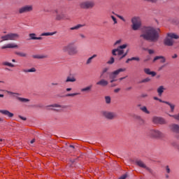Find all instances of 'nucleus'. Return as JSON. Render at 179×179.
<instances>
[{"instance_id":"nucleus-40","label":"nucleus","mask_w":179,"mask_h":179,"mask_svg":"<svg viewBox=\"0 0 179 179\" xmlns=\"http://www.w3.org/2000/svg\"><path fill=\"white\" fill-rule=\"evenodd\" d=\"M163 56H156L155 57H154L152 62H156L157 60L159 59H162Z\"/></svg>"},{"instance_id":"nucleus-31","label":"nucleus","mask_w":179,"mask_h":179,"mask_svg":"<svg viewBox=\"0 0 179 179\" xmlns=\"http://www.w3.org/2000/svg\"><path fill=\"white\" fill-rule=\"evenodd\" d=\"M36 68H31L29 69H23L22 72H24V73H33V72H36Z\"/></svg>"},{"instance_id":"nucleus-56","label":"nucleus","mask_w":179,"mask_h":179,"mask_svg":"<svg viewBox=\"0 0 179 179\" xmlns=\"http://www.w3.org/2000/svg\"><path fill=\"white\" fill-rule=\"evenodd\" d=\"M120 90H121V88H117L114 90L115 93H118V92H120Z\"/></svg>"},{"instance_id":"nucleus-48","label":"nucleus","mask_w":179,"mask_h":179,"mask_svg":"<svg viewBox=\"0 0 179 179\" xmlns=\"http://www.w3.org/2000/svg\"><path fill=\"white\" fill-rule=\"evenodd\" d=\"M131 61H137L139 62L141 61V59L139 57H131Z\"/></svg>"},{"instance_id":"nucleus-10","label":"nucleus","mask_w":179,"mask_h":179,"mask_svg":"<svg viewBox=\"0 0 179 179\" xmlns=\"http://www.w3.org/2000/svg\"><path fill=\"white\" fill-rule=\"evenodd\" d=\"M6 92L8 93V94L13 96V97H15V99H17V100H18L19 101H21V103H27L30 101L29 99L19 97L18 96H20L19 93L12 92L10 91H6Z\"/></svg>"},{"instance_id":"nucleus-60","label":"nucleus","mask_w":179,"mask_h":179,"mask_svg":"<svg viewBox=\"0 0 179 179\" xmlns=\"http://www.w3.org/2000/svg\"><path fill=\"white\" fill-rule=\"evenodd\" d=\"M36 40H43V37H36Z\"/></svg>"},{"instance_id":"nucleus-32","label":"nucleus","mask_w":179,"mask_h":179,"mask_svg":"<svg viewBox=\"0 0 179 179\" xmlns=\"http://www.w3.org/2000/svg\"><path fill=\"white\" fill-rule=\"evenodd\" d=\"M68 82H76V78L74 77H67L66 80V83H68Z\"/></svg>"},{"instance_id":"nucleus-15","label":"nucleus","mask_w":179,"mask_h":179,"mask_svg":"<svg viewBox=\"0 0 179 179\" xmlns=\"http://www.w3.org/2000/svg\"><path fill=\"white\" fill-rule=\"evenodd\" d=\"M158 101H159V103H164V104H167L168 106H169L171 113H174V108H176V105L169 101H163L160 99H158Z\"/></svg>"},{"instance_id":"nucleus-61","label":"nucleus","mask_w":179,"mask_h":179,"mask_svg":"<svg viewBox=\"0 0 179 179\" xmlns=\"http://www.w3.org/2000/svg\"><path fill=\"white\" fill-rule=\"evenodd\" d=\"M66 90L67 92H71V90H72V88H66Z\"/></svg>"},{"instance_id":"nucleus-37","label":"nucleus","mask_w":179,"mask_h":179,"mask_svg":"<svg viewBox=\"0 0 179 179\" xmlns=\"http://www.w3.org/2000/svg\"><path fill=\"white\" fill-rule=\"evenodd\" d=\"M108 71V68H104L101 73L100 78H103V75H104V73H106Z\"/></svg>"},{"instance_id":"nucleus-44","label":"nucleus","mask_w":179,"mask_h":179,"mask_svg":"<svg viewBox=\"0 0 179 179\" xmlns=\"http://www.w3.org/2000/svg\"><path fill=\"white\" fill-rule=\"evenodd\" d=\"M115 15L117 16V17L120 19V20H122V22H125V18H124V17H122V16H121L120 15H117V14H115Z\"/></svg>"},{"instance_id":"nucleus-30","label":"nucleus","mask_w":179,"mask_h":179,"mask_svg":"<svg viewBox=\"0 0 179 179\" xmlns=\"http://www.w3.org/2000/svg\"><path fill=\"white\" fill-rule=\"evenodd\" d=\"M84 26H85L84 24H78L75 27H71L70 30H79V29H80L81 27H83Z\"/></svg>"},{"instance_id":"nucleus-12","label":"nucleus","mask_w":179,"mask_h":179,"mask_svg":"<svg viewBox=\"0 0 179 179\" xmlns=\"http://www.w3.org/2000/svg\"><path fill=\"white\" fill-rule=\"evenodd\" d=\"M126 69H119L113 72L109 73V79H117V76L121 73V72H125Z\"/></svg>"},{"instance_id":"nucleus-52","label":"nucleus","mask_w":179,"mask_h":179,"mask_svg":"<svg viewBox=\"0 0 179 179\" xmlns=\"http://www.w3.org/2000/svg\"><path fill=\"white\" fill-rule=\"evenodd\" d=\"M19 118H20V120H22V121H26L27 119L23 116H19Z\"/></svg>"},{"instance_id":"nucleus-14","label":"nucleus","mask_w":179,"mask_h":179,"mask_svg":"<svg viewBox=\"0 0 179 179\" xmlns=\"http://www.w3.org/2000/svg\"><path fill=\"white\" fill-rule=\"evenodd\" d=\"M136 164L138 166V167H141L142 169H145L148 171H150V173H152V169L148 167L145 162H143L142 160H136Z\"/></svg>"},{"instance_id":"nucleus-45","label":"nucleus","mask_w":179,"mask_h":179,"mask_svg":"<svg viewBox=\"0 0 179 179\" xmlns=\"http://www.w3.org/2000/svg\"><path fill=\"white\" fill-rule=\"evenodd\" d=\"M115 15L117 16V17L120 19V20H122V22H125V18H124V17H122V16H121L120 15H117V14H115Z\"/></svg>"},{"instance_id":"nucleus-16","label":"nucleus","mask_w":179,"mask_h":179,"mask_svg":"<svg viewBox=\"0 0 179 179\" xmlns=\"http://www.w3.org/2000/svg\"><path fill=\"white\" fill-rule=\"evenodd\" d=\"M124 54V50L122 49H120V48L113 49L112 50V55L114 56H117V55H122Z\"/></svg>"},{"instance_id":"nucleus-47","label":"nucleus","mask_w":179,"mask_h":179,"mask_svg":"<svg viewBox=\"0 0 179 179\" xmlns=\"http://www.w3.org/2000/svg\"><path fill=\"white\" fill-rule=\"evenodd\" d=\"M160 59L161 64H164V62H166V57H164V56H162V58H161Z\"/></svg>"},{"instance_id":"nucleus-7","label":"nucleus","mask_w":179,"mask_h":179,"mask_svg":"<svg viewBox=\"0 0 179 179\" xmlns=\"http://www.w3.org/2000/svg\"><path fill=\"white\" fill-rule=\"evenodd\" d=\"M94 1H86L80 3V9H93L94 8Z\"/></svg>"},{"instance_id":"nucleus-24","label":"nucleus","mask_w":179,"mask_h":179,"mask_svg":"<svg viewBox=\"0 0 179 179\" xmlns=\"http://www.w3.org/2000/svg\"><path fill=\"white\" fill-rule=\"evenodd\" d=\"M144 72L146 75H151V76L154 77L156 76V72L150 71V69L145 68L144 69Z\"/></svg>"},{"instance_id":"nucleus-2","label":"nucleus","mask_w":179,"mask_h":179,"mask_svg":"<svg viewBox=\"0 0 179 179\" xmlns=\"http://www.w3.org/2000/svg\"><path fill=\"white\" fill-rule=\"evenodd\" d=\"M62 51L69 55V57H75V55H78V54H79L78 47L75 45V43H69L64 45L62 48Z\"/></svg>"},{"instance_id":"nucleus-33","label":"nucleus","mask_w":179,"mask_h":179,"mask_svg":"<svg viewBox=\"0 0 179 179\" xmlns=\"http://www.w3.org/2000/svg\"><path fill=\"white\" fill-rule=\"evenodd\" d=\"M16 55H18L19 57H27V54L22 52H15Z\"/></svg>"},{"instance_id":"nucleus-4","label":"nucleus","mask_w":179,"mask_h":179,"mask_svg":"<svg viewBox=\"0 0 179 179\" xmlns=\"http://www.w3.org/2000/svg\"><path fill=\"white\" fill-rule=\"evenodd\" d=\"M177 40V38H178V36L177 34H168L167 36L166 37V38L164 41V44L165 45H167L168 47H171L173 44H174V39Z\"/></svg>"},{"instance_id":"nucleus-13","label":"nucleus","mask_w":179,"mask_h":179,"mask_svg":"<svg viewBox=\"0 0 179 179\" xmlns=\"http://www.w3.org/2000/svg\"><path fill=\"white\" fill-rule=\"evenodd\" d=\"M153 124H159L160 125H165L167 124V121L164 118L161 117L155 116L152 117Z\"/></svg>"},{"instance_id":"nucleus-18","label":"nucleus","mask_w":179,"mask_h":179,"mask_svg":"<svg viewBox=\"0 0 179 179\" xmlns=\"http://www.w3.org/2000/svg\"><path fill=\"white\" fill-rule=\"evenodd\" d=\"M97 86H101L102 87H106L108 86V81L106 79H101L96 83Z\"/></svg>"},{"instance_id":"nucleus-28","label":"nucleus","mask_w":179,"mask_h":179,"mask_svg":"<svg viewBox=\"0 0 179 179\" xmlns=\"http://www.w3.org/2000/svg\"><path fill=\"white\" fill-rule=\"evenodd\" d=\"M96 57H97V55H93L91 57L88 58L86 62V65L92 64V61H93V59L96 58Z\"/></svg>"},{"instance_id":"nucleus-51","label":"nucleus","mask_w":179,"mask_h":179,"mask_svg":"<svg viewBox=\"0 0 179 179\" xmlns=\"http://www.w3.org/2000/svg\"><path fill=\"white\" fill-rule=\"evenodd\" d=\"M110 83H114V82H117L116 78H110Z\"/></svg>"},{"instance_id":"nucleus-49","label":"nucleus","mask_w":179,"mask_h":179,"mask_svg":"<svg viewBox=\"0 0 179 179\" xmlns=\"http://www.w3.org/2000/svg\"><path fill=\"white\" fill-rule=\"evenodd\" d=\"M126 55H127V53H123L122 55V56L119 58V59L121 60V59L125 58Z\"/></svg>"},{"instance_id":"nucleus-41","label":"nucleus","mask_w":179,"mask_h":179,"mask_svg":"<svg viewBox=\"0 0 179 179\" xmlns=\"http://www.w3.org/2000/svg\"><path fill=\"white\" fill-rule=\"evenodd\" d=\"M115 59L114 57H110V60L108 61L107 64H108L109 65H113V63L114 62Z\"/></svg>"},{"instance_id":"nucleus-11","label":"nucleus","mask_w":179,"mask_h":179,"mask_svg":"<svg viewBox=\"0 0 179 179\" xmlns=\"http://www.w3.org/2000/svg\"><path fill=\"white\" fill-rule=\"evenodd\" d=\"M19 34H8L7 35L1 36L2 41H8L9 40L13 41L16 40V38H18Z\"/></svg>"},{"instance_id":"nucleus-54","label":"nucleus","mask_w":179,"mask_h":179,"mask_svg":"<svg viewBox=\"0 0 179 179\" xmlns=\"http://www.w3.org/2000/svg\"><path fill=\"white\" fill-rule=\"evenodd\" d=\"M166 173H168V174L170 173V168L169 167V166H167L166 167Z\"/></svg>"},{"instance_id":"nucleus-20","label":"nucleus","mask_w":179,"mask_h":179,"mask_svg":"<svg viewBox=\"0 0 179 179\" xmlns=\"http://www.w3.org/2000/svg\"><path fill=\"white\" fill-rule=\"evenodd\" d=\"M93 88V85H88L84 88H82L80 90V92L82 93H90V92H92V89Z\"/></svg>"},{"instance_id":"nucleus-53","label":"nucleus","mask_w":179,"mask_h":179,"mask_svg":"<svg viewBox=\"0 0 179 179\" xmlns=\"http://www.w3.org/2000/svg\"><path fill=\"white\" fill-rule=\"evenodd\" d=\"M59 85V83H51V86H58Z\"/></svg>"},{"instance_id":"nucleus-29","label":"nucleus","mask_w":179,"mask_h":179,"mask_svg":"<svg viewBox=\"0 0 179 179\" xmlns=\"http://www.w3.org/2000/svg\"><path fill=\"white\" fill-rule=\"evenodd\" d=\"M140 110L143 111V113H145V114H150V111L148 110V108H146V106H141Z\"/></svg>"},{"instance_id":"nucleus-6","label":"nucleus","mask_w":179,"mask_h":179,"mask_svg":"<svg viewBox=\"0 0 179 179\" xmlns=\"http://www.w3.org/2000/svg\"><path fill=\"white\" fill-rule=\"evenodd\" d=\"M34 7L31 4L24 5L18 9V13L23 15L24 13H30L33 12Z\"/></svg>"},{"instance_id":"nucleus-34","label":"nucleus","mask_w":179,"mask_h":179,"mask_svg":"<svg viewBox=\"0 0 179 179\" xmlns=\"http://www.w3.org/2000/svg\"><path fill=\"white\" fill-rule=\"evenodd\" d=\"M29 40H36L37 35L34 33L29 34Z\"/></svg>"},{"instance_id":"nucleus-36","label":"nucleus","mask_w":179,"mask_h":179,"mask_svg":"<svg viewBox=\"0 0 179 179\" xmlns=\"http://www.w3.org/2000/svg\"><path fill=\"white\" fill-rule=\"evenodd\" d=\"M79 94H80V93L76 92V93H73V94H68L66 96V97H73L75 96H79Z\"/></svg>"},{"instance_id":"nucleus-17","label":"nucleus","mask_w":179,"mask_h":179,"mask_svg":"<svg viewBox=\"0 0 179 179\" xmlns=\"http://www.w3.org/2000/svg\"><path fill=\"white\" fill-rule=\"evenodd\" d=\"M17 45L15 43H8L5 45L1 46V50H6V48H17Z\"/></svg>"},{"instance_id":"nucleus-26","label":"nucleus","mask_w":179,"mask_h":179,"mask_svg":"<svg viewBox=\"0 0 179 179\" xmlns=\"http://www.w3.org/2000/svg\"><path fill=\"white\" fill-rule=\"evenodd\" d=\"M55 34H57V31H53V32H44V33H42L41 34V36H54Z\"/></svg>"},{"instance_id":"nucleus-39","label":"nucleus","mask_w":179,"mask_h":179,"mask_svg":"<svg viewBox=\"0 0 179 179\" xmlns=\"http://www.w3.org/2000/svg\"><path fill=\"white\" fill-rule=\"evenodd\" d=\"M169 115V117H172L177 121H179V113L178 115Z\"/></svg>"},{"instance_id":"nucleus-3","label":"nucleus","mask_w":179,"mask_h":179,"mask_svg":"<svg viewBox=\"0 0 179 179\" xmlns=\"http://www.w3.org/2000/svg\"><path fill=\"white\" fill-rule=\"evenodd\" d=\"M131 29L134 31L139 30L142 27V20L139 17H133L131 18Z\"/></svg>"},{"instance_id":"nucleus-1","label":"nucleus","mask_w":179,"mask_h":179,"mask_svg":"<svg viewBox=\"0 0 179 179\" xmlns=\"http://www.w3.org/2000/svg\"><path fill=\"white\" fill-rule=\"evenodd\" d=\"M159 33H160V29L148 27L144 29L143 33L140 37L148 41H151V43H156L159 40Z\"/></svg>"},{"instance_id":"nucleus-19","label":"nucleus","mask_w":179,"mask_h":179,"mask_svg":"<svg viewBox=\"0 0 179 179\" xmlns=\"http://www.w3.org/2000/svg\"><path fill=\"white\" fill-rule=\"evenodd\" d=\"M49 107H53V110H55V111H59L61 108H65V106L59 105L58 103L52 104L49 106Z\"/></svg>"},{"instance_id":"nucleus-21","label":"nucleus","mask_w":179,"mask_h":179,"mask_svg":"<svg viewBox=\"0 0 179 179\" xmlns=\"http://www.w3.org/2000/svg\"><path fill=\"white\" fill-rule=\"evenodd\" d=\"M1 114H3V115H6L8 117V118H12L13 117V113L9 112L8 110H0Z\"/></svg>"},{"instance_id":"nucleus-25","label":"nucleus","mask_w":179,"mask_h":179,"mask_svg":"<svg viewBox=\"0 0 179 179\" xmlns=\"http://www.w3.org/2000/svg\"><path fill=\"white\" fill-rule=\"evenodd\" d=\"M2 65H3V66H9V68H15V64L9 62H3L2 63Z\"/></svg>"},{"instance_id":"nucleus-22","label":"nucleus","mask_w":179,"mask_h":179,"mask_svg":"<svg viewBox=\"0 0 179 179\" xmlns=\"http://www.w3.org/2000/svg\"><path fill=\"white\" fill-rule=\"evenodd\" d=\"M171 129L173 131V132H175L176 134H179V125L173 124L171 126Z\"/></svg>"},{"instance_id":"nucleus-57","label":"nucleus","mask_w":179,"mask_h":179,"mask_svg":"<svg viewBox=\"0 0 179 179\" xmlns=\"http://www.w3.org/2000/svg\"><path fill=\"white\" fill-rule=\"evenodd\" d=\"M80 37H81V38H86V36H85V35L83 34H80Z\"/></svg>"},{"instance_id":"nucleus-62","label":"nucleus","mask_w":179,"mask_h":179,"mask_svg":"<svg viewBox=\"0 0 179 179\" xmlns=\"http://www.w3.org/2000/svg\"><path fill=\"white\" fill-rule=\"evenodd\" d=\"M154 100H157V101H159V98L157 97V96H155V97H154Z\"/></svg>"},{"instance_id":"nucleus-63","label":"nucleus","mask_w":179,"mask_h":179,"mask_svg":"<svg viewBox=\"0 0 179 179\" xmlns=\"http://www.w3.org/2000/svg\"><path fill=\"white\" fill-rule=\"evenodd\" d=\"M172 58H177V54H175L173 56H172Z\"/></svg>"},{"instance_id":"nucleus-58","label":"nucleus","mask_w":179,"mask_h":179,"mask_svg":"<svg viewBox=\"0 0 179 179\" xmlns=\"http://www.w3.org/2000/svg\"><path fill=\"white\" fill-rule=\"evenodd\" d=\"M129 61H132L131 58L127 59L126 64H129Z\"/></svg>"},{"instance_id":"nucleus-23","label":"nucleus","mask_w":179,"mask_h":179,"mask_svg":"<svg viewBox=\"0 0 179 179\" xmlns=\"http://www.w3.org/2000/svg\"><path fill=\"white\" fill-rule=\"evenodd\" d=\"M166 90V88H164V86L161 85L157 89V92L158 93L159 96H162L163 93H164V91Z\"/></svg>"},{"instance_id":"nucleus-42","label":"nucleus","mask_w":179,"mask_h":179,"mask_svg":"<svg viewBox=\"0 0 179 179\" xmlns=\"http://www.w3.org/2000/svg\"><path fill=\"white\" fill-rule=\"evenodd\" d=\"M127 45L124 44V45H120L119 47H117V48H120V50H124V49L127 48Z\"/></svg>"},{"instance_id":"nucleus-38","label":"nucleus","mask_w":179,"mask_h":179,"mask_svg":"<svg viewBox=\"0 0 179 179\" xmlns=\"http://www.w3.org/2000/svg\"><path fill=\"white\" fill-rule=\"evenodd\" d=\"M148 82H150V78H146L140 81V83H148Z\"/></svg>"},{"instance_id":"nucleus-8","label":"nucleus","mask_w":179,"mask_h":179,"mask_svg":"<svg viewBox=\"0 0 179 179\" xmlns=\"http://www.w3.org/2000/svg\"><path fill=\"white\" fill-rule=\"evenodd\" d=\"M55 20L57 22H61V20H69V18H65V14L59 13L58 9H55L53 11Z\"/></svg>"},{"instance_id":"nucleus-64","label":"nucleus","mask_w":179,"mask_h":179,"mask_svg":"<svg viewBox=\"0 0 179 179\" xmlns=\"http://www.w3.org/2000/svg\"><path fill=\"white\" fill-rule=\"evenodd\" d=\"M173 146H176L177 148V149L179 150V145H176V144H173Z\"/></svg>"},{"instance_id":"nucleus-43","label":"nucleus","mask_w":179,"mask_h":179,"mask_svg":"<svg viewBox=\"0 0 179 179\" xmlns=\"http://www.w3.org/2000/svg\"><path fill=\"white\" fill-rule=\"evenodd\" d=\"M110 17L113 20L114 24H117V23H118V22L117 21V18H115V17H114V15H111Z\"/></svg>"},{"instance_id":"nucleus-9","label":"nucleus","mask_w":179,"mask_h":179,"mask_svg":"<svg viewBox=\"0 0 179 179\" xmlns=\"http://www.w3.org/2000/svg\"><path fill=\"white\" fill-rule=\"evenodd\" d=\"M101 115L104 118H106V120H113L115 118H117V113L114 112H110L107 110H103L101 112Z\"/></svg>"},{"instance_id":"nucleus-5","label":"nucleus","mask_w":179,"mask_h":179,"mask_svg":"<svg viewBox=\"0 0 179 179\" xmlns=\"http://www.w3.org/2000/svg\"><path fill=\"white\" fill-rule=\"evenodd\" d=\"M148 136L155 139H162L164 137V134L159 129H152L148 131Z\"/></svg>"},{"instance_id":"nucleus-27","label":"nucleus","mask_w":179,"mask_h":179,"mask_svg":"<svg viewBox=\"0 0 179 179\" xmlns=\"http://www.w3.org/2000/svg\"><path fill=\"white\" fill-rule=\"evenodd\" d=\"M32 58H34L35 59H43L44 58H47V57L44 55H32Z\"/></svg>"},{"instance_id":"nucleus-46","label":"nucleus","mask_w":179,"mask_h":179,"mask_svg":"<svg viewBox=\"0 0 179 179\" xmlns=\"http://www.w3.org/2000/svg\"><path fill=\"white\" fill-rule=\"evenodd\" d=\"M147 51L148 52V54L152 55V54H155V50L152 49H148Z\"/></svg>"},{"instance_id":"nucleus-50","label":"nucleus","mask_w":179,"mask_h":179,"mask_svg":"<svg viewBox=\"0 0 179 179\" xmlns=\"http://www.w3.org/2000/svg\"><path fill=\"white\" fill-rule=\"evenodd\" d=\"M121 39L120 40H117L115 43H114V45H117V44H121Z\"/></svg>"},{"instance_id":"nucleus-55","label":"nucleus","mask_w":179,"mask_h":179,"mask_svg":"<svg viewBox=\"0 0 179 179\" xmlns=\"http://www.w3.org/2000/svg\"><path fill=\"white\" fill-rule=\"evenodd\" d=\"M126 92H129V90H132V87H129L125 89Z\"/></svg>"},{"instance_id":"nucleus-59","label":"nucleus","mask_w":179,"mask_h":179,"mask_svg":"<svg viewBox=\"0 0 179 179\" xmlns=\"http://www.w3.org/2000/svg\"><path fill=\"white\" fill-rule=\"evenodd\" d=\"M136 120H142V117H141V116H136Z\"/></svg>"},{"instance_id":"nucleus-35","label":"nucleus","mask_w":179,"mask_h":179,"mask_svg":"<svg viewBox=\"0 0 179 179\" xmlns=\"http://www.w3.org/2000/svg\"><path fill=\"white\" fill-rule=\"evenodd\" d=\"M105 101L106 104H110V103H111V97H110L109 96H105Z\"/></svg>"}]
</instances>
